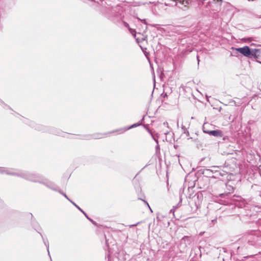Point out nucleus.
Listing matches in <instances>:
<instances>
[{
  "label": "nucleus",
  "mask_w": 261,
  "mask_h": 261,
  "mask_svg": "<svg viewBox=\"0 0 261 261\" xmlns=\"http://www.w3.org/2000/svg\"><path fill=\"white\" fill-rule=\"evenodd\" d=\"M232 50H236L239 52L245 57L249 58L255 59L256 62L261 63L260 61L257 60L260 55V50L258 49H251L249 46H245L243 47L234 48L232 47Z\"/></svg>",
  "instance_id": "2"
},
{
  "label": "nucleus",
  "mask_w": 261,
  "mask_h": 261,
  "mask_svg": "<svg viewBox=\"0 0 261 261\" xmlns=\"http://www.w3.org/2000/svg\"><path fill=\"white\" fill-rule=\"evenodd\" d=\"M121 10V8L119 6H116L113 8L112 9V15L114 17H118L119 15V12Z\"/></svg>",
  "instance_id": "10"
},
{
  "label": "nucleus",
  "mask_w": 261,
  "mask_h": 261,
  "mask_svg": "<svg viewBox=\"0 0 261 261\" xmlns=\"http://www.w3.org/2000/svg\"><path fill=\"white\" fill-rule=\"evenodd\" d=\"M140 20L142 22H144L146 25H147V23H146V20L145 19H140Z\"/></svg>",
  "instance_id": "21"
},
{
  "label": "nucleus",
  "mask_w": 261,
  "mask_h": 261,
  "mask_svg": "<svg viewBox=\"0 0 261 261\" xmlns=\"http://www.w3.org/2000/svg\"><path fill=\"white\" fill-rule=\"evenodd\" d=\"M197 61H198V64H199V56L198 55H197Z\"/></svg>",
  "instance_id": "24"
},
{
  "label": "nucleus",
  "mask_w": 261,
  "mask_h": 261,
  "mask_svg": "<svg viewBox=\"0 0 261 261\" xmlns=\"http://www.w3.org/2000/svg\"><path fill=\"white\" fill-rule=\"evenodd\" d=\"M238 198L239 199H236L232 204H234L236 206L240 208L248 207V205L246 201L244 199L242 200L239 196Z\"/></svg>",
  "instance_id": "6"
},
{
  "label": "nucleus",
  "mask_w": 261,
  "mask_h": 261,
  "mask_svg": "<svg viewBox=\"0 0 261 261\" xmlns=\"http://www.w3.org/2000/svg\"><path fill=\"white\" fill-rule=\"evenodd\" d=\"M129 30L130 31V32L133 34L134 35V33H136V31L135 30L133 29H131V28H129Z\"/></svg>",
  "instance_id": "18"
},
{
  "label": "nucleus",
  "mask_w": 261,
  "mask_h": 261,
  "mask_svg": "<svg viewBox=\"0 0 261 261\" xmlns=\"http://www.w3.org/2000/svg\"><path fill=\"white\" fill-rule=\"evenodd\" d=\"M155 148H156V150H158V149H160L159 145H158L156 146Z\"/></svg>",
  "instance_id": "25"
},
{
  "label": "nucleus",
  "mask_w": 261,
  "mask_h": 261,
  "mask_svg": "<svg viewBox=\"0 0 261 261\" xmlns=\"http://www.w3.org/2000/svg\"><path fill=\"white\" fill-rule=\"evenodd\" d=\"M71 202L85 216V217L90 221L93 224L95 225H97V223L95 221H93L92 219L89 218L87 214L83 211L77 205H76L74 202L72 201H71Z\"/></svg>",
  "instance_id": "9"
},
{
  "label": "nucleus",
  "mask_w": 261,
  "mask_h": 261,
  "mask_svg": "<svg viewBox=\"0 0 261 261\" xmlns=\"http://www.w3.org/2000/svg\"><path fill=\"white\" fill-rule=\"evenodd\" d=\"M186 4H189V2L187 1H186Z\"/></svg>",
  "instance_id": "26"
},
{
  "label": "nucleus",
  "mask_w": 261,
  "mask_h": 261,
  "mask_svg": "<svg viewBox=\"0 0 261 261\" xmlns=\"http://www.w3.org/2000/svg\"><path fill=\"white\" fill-rule=\"evenodd\" d=\"M222 140L223 141H225V140H228V137L227 136H223L222 137Z\"/></svg>",
  "instance_id": "19"
},
{
  "label": "nucleus",
  "mask_w": 261,
  "mask_h": 261,
  "mask_svg": "<svg viewBox=\"0 0 261 261\" xmlns=\"http://www.w3.org/2000/svg\"><path fill=\"white\" fill-rule=\"evenodd\" d=\"M123 24L125 27L127 28L128 29L129 28H130L129 27V24L127 22L124 21Z\"/></svg>",
  "instance_id": "16"
},
{
  "label": "nucleus",
  "mask_w": 261,
  "mask_h": 261,
  "mask_svg": "<svg viewBox=\"0 0 261 261\" xmlns=\"http://www.w3.org/2000/svg\"><path fill=\"white\" fill-rule=\"evenodd\" d=\"M141 125V122H139L138 123H135L133 125H132L131 126H130L129 127L126 128L125 130H128L130 128H134V127H137V126H140Z\"/></svg>",
  "instance_id": "11"
},
{
  "label": "nucleus",
  "mask_w": 261,
  "mask_h": 261,
  "mask_svg": "<svg viewBox=\"0 0 261 261\" xmlns=\"http://www.w3.org/2000/svg\"><path fill=\"white\" fill-rule=\"evenodd\" d=\"M212 168L214 169V178H219L224 175V173L222 172L220 170H219L220 169L219 167L213 166Z\"/></svg>",
  "instance_id": "7"
},
{
  "label": "nucleus",
  "mask_w": 261,
  "mask_h": 261,
  "mask_svg": "<svg viewBox=\"0 0 261 261\" xmlns=\"http://www.w3.org/2000/svg\"><path fill=\"white\" fill-rule=\"evenodd\" d=\"M243 40L245 42H249L253 40V38L252 37L245 38L243 39Z\"/></svg>",
  "instance_id": "12"
},
{
  "label": "nucleus",
  "mask_w": 261,
  "mask_h": 261,
  "mask_svg": "<svg viewBox=\"0 0 261 261\" xmlns=\"http://www.w3.org/2000/svg\"><path fill=\"white\" fill-rule=\"evenodd\" d=\"M226 187L227 188V191L219 195V196L221 198L219 200L223 204H231L236 200V197H239V196H236V195H233L231 196V194L233 193L234 191L233 187L232 186L226 184Z\"/></svg>",
  "instance_id": "3"
},
{
  "label": "nucleus",
  "mask_w": 261,
  "mask_h": 261,
  "mask_svg": "<svg viewBox=\"0 0 261 261\" xmlns=\"http://www.w3.org/2000/svg\"><path fill=\"white\" fill-rule=\"evenodd\" d=\"M261 237V231L258 230H251L247 236L248 243L250 245H254L257 238Z\"/></svg>",
  "instance_id": "4"
},
{
  "label": "nucleus",
  "mask_w": 261,
  "mask_h": 261,
  "mask_svg": "<svg viewBox=\"0 0 261 261\" xmlns=\"http://www.w3.org/2000/svg\"><path fill=\"white\" fill-rule=\"evenodd\" d=\"M202 173L204 176L210 178H213L214 176V169H204L203 170Z\"/></svg>",
  "instance_id": "8"
},
{
  "label": "nucleus",
  "mask_w": 261,
  "mask_h": 261,
  "mask_svg": "<svg viewBox=\"0 0 261 261\" xmlns=\"http://www.w3.org/2000/svg\"><path fill=\"white\" fill-rule=\"evenodd\" d=\"M182 129L184 130V133H185V131L187 130L186 127L184 126H182Z\"/></svg>",
  "instance_id": "23"
},
{
  "label": "nucleus",
  "mask_w": 261,
  "mask_h": 261,
  "mask_svg": "<svg viewBox=\"0 0 261 261\" xmlns=\"http://www.w3.org/2000/svg\"><path fill=\"white\" fill-rule=\"evenodd\" d=\"M60 194L63 195L66 199H67L70 202H71V200L68 197V196L66 195L65 193H63L61 191H59Z\"/></svg>",
  "instance_id": "13"
},
{
  "label": "nucleus",
  "mask_w": 261,
  "mask_h": 261,
  "mask_svg": "<svg viewBox=\"0 0 261 261\" xmlns=\"http://www.w3.org/2000/svg\"><path fill=\"white\" fill-rule=\"evenodd\" d=\"M150 133L151 134V136H152V138H153V139L155 141V142L158 144L159 142H158V139H156L153 135L151 134V133L150 132Z\"/></svg>",
  "instance_id": "17"
},
{
  "label": "nucleus",
  "mask_w": 261,
  "mask_h": 261,
  "mask_svg": "<svg viewBox=\"0 0 261 261\" xmlns=\"http://www.w3.org/2000/svg\"><path fill=\"white\" fill-rule=\"evenodd\" d=\"M143 201L145 202V203L147 205V206L149 208V209L151 211H152L151 208L150 207V206L149 205V204L148 203V202L145 200H143Z\"/></svg>",
  "instance_id": "20"
},
{
  "label": "nucleus",
  "mask_w": 261,
  "mask_h": 261,
  "mask_svg": "<svg viewBox=\"0 0 261 261\" xmlns=\"http://www.w3.org/2000/svg\"><path fill=\"white\" fill-rule=\"evenodd\" d=\"M211 126V125L207 123H204L202 126V129L204 133L208 134L210 135L216 137H222L223 132L219 129L210 130L207 129V127Z\"/></svg>",
  "instance_id": "5"
},
{
  "label": "nucleus",
  "mask_w": 261,
  "mask_h": 261,
  "mask_svg": "<svg viewBox=\"0 0 261 261\" xmlns=\"http://www.w3.org/2000/svg\"><path fill=\"white\" fill-rule=\"evenodd\" d=\"M163 125H164V126H167V127H168V122H166H166H164L163 123Z\"/></svg>",
  "instance_id": "22"
},
{
  "label": "nucleus",
  "mask_w": 261,
  "mask_h": 261,
  "mask_svg": "<svg viewBox=\"0 0 261 261\" xmlns=\"http://www.w3.org/2000/svg\"><path fill=\"white\" fill-rule=\"evenodd\" d=\"M50 188L54 190H56V189L55 188V185L52 183H50L49 185H47Z\"/></svg>",
  "instance_id": "14"
},
{
  "label": "nucleus",
  "mask_w": 261,
  "mask_h": 261,
  "mask_svg": "<svg viewBox=\"0 0 261 261\" xmlns=\"http://www.w3.org/2000/svg\"><path fill=\"white\" fill-rule=\"evenodd\" d=\"M0 173L7 174L11 175H16L24 178L28 180L34 182H41L40 177L35 174L28 172H21L18 173L14 169H9L4 167H0Z\"/></svg>",
  "instance_id": "1"
},
{
  "label": "nucleus",
  "mask_w": 261,
  "mask_h": 261,
  "mask_svg": "<svg viewBox=\"0 0 261 261\" xmlns=\"http://www.w3.org/2000/svg\"><path fill=\"white\" fill-rule=\"evenodd\" d=\"M44 244L46 246V247H47V251H48V254L49 255V243H48V242L47 241V242H44Z\"/></svg>",
  "instance_id": "15"
}]
</instances>
